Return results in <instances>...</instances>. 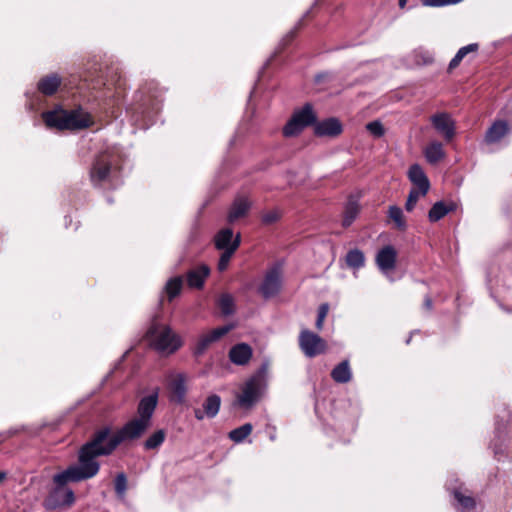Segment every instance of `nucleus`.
I'll return each instance as SVG.
<instances>
[{"label":"nucleus","instance_id":"obj_52","mask_svg":"<svg viewBox=\"0 0 512 512\" xmlns=\"http://www.w3.org/2000/svg\"><path fill=\"white\" fill-rule=\"evenodd\" d=\"M194 415H195V418L197 420H202L204 418V410H201V409H195L194 410Z\"/></svg>","mask_w":512,"mask_h":512},{"label":"nucleus","instance_id":"obj_14","mask_svg":"<svg viewBox=\"0 0 512 512\" xmlns=\"http://www.w3.org/2000/svg\"><path fill=\"white\" fill-rule=\"evenodd\" d=\"M68 130H82L93 125L94 121L90 113L85 112L81 107L67 110Z\"/></svg>","mask_w":512,"mask_h":512},{"label":"nucleus","instance_id":"obj_30","mask_svg":"<svg viewBox=\"0 0 512 512\" xmlns=\"http://www.w3.org/2000/svg\"><path fill=\"white\" fill-rule=\"evenodd\" d=\"M479 50V44L478 43H471L467 46L461 47L456 55L451 59L448 70L452 71L456 67L459 66L461 61L464 59L465 56H467L469 53H476Z\"/></svg>","mask_w":512,"mask_h":512},{"label":"nucleus","instance_id":"obj_44","mask_svg":"<svg viewBox=\"0 0 512 512\" xmlns=\"http://www.w3.org/2000/svg\"><path fill=\"white\" fill-rule=\"evenodd\" d=\"M213 343V340L210 338V336L208 334L206 335H203L197 345H196V348H195V354L196 355H201L203 354L206 349Z\"/></svg>","mask_w":512,"mask_h":512},{"label":"nucleus","instance_id":"obj_32","mask_svg":"<svg viewBox=\"0 0 512 512\" xmlns=\"http://www.w3.org/2000/svg\"><path fill=\"white\" fill-rule=\"evenodd\" d=\"M453 210V205H446L443 201L436 202L428 212L430 222H437Z\"/></svg>","mask_w":512,"mask_h":512},{"label":"nucleus","instance_id":"obj_12","mask_svg":"<svg viewBox=\"0 0 512 512\" xmlns=\"http://www.w3.org/2000/svg\"><path fill=\"white\" fill-rule=\"evenodd\" d=\"M280 288V271L277 268H272L266 273L265 278L259 287V292L265 299H269L276 296L279 293Z\"/></svg>","mask_w":512,"mask_h":512},{"label":"nucleus","instance_id":"obj_38","mask_svg":"<svg viewBox=\"0 0 512 512\" xmlns=\"http://www.w3.org/2000/svg\"><path fill=\"white\" fill-rule=\"evenodd\" d=\"M218 306L224 316L232 315L235 312L234 298L228 293H224L220 296Z\"/></svg>","mask_w":512,"mask_h":512},{"label":"nucleus","instance_id":"obj_6","mask_svg":"<svg viewBox=\"0 0 512 512\" xmlns=\"http://www.w3.org/2000/svg\"><path fill=\"white\" fill-rule=\"evenodd\" d=\"M83 445L94 451H101V456L111 455L118 447L115 435L107 425L96 429Z\"/></svg>","mask_w":512,"mask_h":512},{"label":"nucleus","instance_id":"obj_3","mask_svg":"<svg viewBox=\"0 0 512 512\" xmlns=\"http://www.w3.org/2000/svg\"><path fill=\"white\" fill-rule=\"evenodd\" d=\"M266 368L262 366L242 386L237 395L235 405L250 410L262 397L266 387Z\"/></svg>","mask_w":512,"mask_h":512},{"label":"nucleus","instance_id":"obj_41","mask_svg":"<svg viewBox=\"0 0 512 512\" xmlns=\"http://www.w3.org/2000/svg\"><path fill=\"white\" fill-rule=\"evenodd\" d=\"M500 415H497L496 420V433L500 438L502 434L505 433L506 427L512 422V412L507 411L505 415L502 417V422H500Z\"/></svg>","mask_w":512,"mask_h":512},{"label":"nucleus","instance_id":"obj_35","mask_svg":"<svg viewBox=\"0 0 512 512\" xmlns=\"http://www.w3.org/2000/svg\"><path fill=\"white\" fill-rule=\"evenodd\" d=\"M166 431L164 429H159L152 433L144 442L145 450H155L159 448L162 443L165 441Z\"/></svg>","mask_w":512,"mask_h":512},{"label":"nucleus","instance_id":"obj_55","mask_svg":"<svg viewBox=\"0 0 512 512\" xmlns=\"http://www.w3.org/2000/svg\"><path fill=\"white\" fill-rule=\"evenodd\" d=\"M6 478L5 472H0V483Z\"/></svg>","mask_w":512,"mask_h":512},{"label":"nucleus","instance_id":"obj_39","mask_svg":"<svg viewBox=\"0 0 512 512\" xmlns=\"http://www.w3.org/2000/svg\"><path fill=\"white\" fill-rule=\"evenodd\" d=\"M347 266L357 269L363 266L364 264V255L358 249L350 250L345 257Z\"/></svg>","mask_w":512,"mask_h":512},{"label":"nucleus","instance_id":"obj_21","mask_svg":"<svg viewBox=\"0 0 512 512\" xmlns=\"http://www.w3.org/2000/svg\"><path fill=\"white\" fill-rule=\"evenodd\" d=\"M511 131V127L504 120L495 121L485 134V142L487 144H494L499 142L502 138L508 135Z\"/></svg>","mask_w":512,"mask_h":512},{"label":"nucleus","instance_id":"obj_29","mask_svg":"<svg viewBox=\"0 0 512 512\" xmlns=\"http://www.w3.org/2000/svg\"><path fill=\"white\" fill-rule=\"evenodd\" d=\"M233 231L231 228L221 229L214 237V244L216 249L225 250L232 246Z\"/></svg>","mask_w":512,"mask_h":512},{"label":"nucleus","instance_id":"obj_5","mask_svg":"<svg viewBox=\"0 0 512 512\" xmlns=\"http://www.w3.org/2000/svg\"><path fill=\"white\" fill-rule=\"evenodd\" d=\"M146 336L152 341L155 349L161 352L173 353L181 345L179 337L168 326L152 325Z\"/></svg>","mask_w":512,"mask_h":512},{"label":"nucleus","instance_id":"obj_16","mask_svg":"<svg viewBox=\"0 0 512 512\" xmlns=\"http://www.w3.org/2000/svg\"><path fill=\"white\" fill-rule=\"evenodd\" d=\"M361 204L358 196L349 195L343 206L341 225L343 228L350 227L361 212Z\"/></svg>","mask_w":512,"mask_h":512},{"label":"nucleus","instance_id":"obj_24","mask_svg":"<svg viewBox=\"0 0 512 512\" xmlns=\"http://www.w3.org/2000/svg\"><path fill=\"white\" fill-rule=\"evenodd\" d=\"M60 85L61 78L57 74H50L39 80L37 88L43 95L52 96L57 92Z\"/></svg>","mask_w":512,"mask_h":512},{"label":"nucleus","instance_id":"obj_48","mask_svg":"<svg viewBox=\"0 0 512 512\" xmlns=\"http://www.w3.org/2000/svg\"><path fill=\"white\" fill-rule=\"evenodd\" d=\"M297 35V28H294L293 30H291L290 32H288L285 37L282 39V43L281 45L283 47L287 46L289 43H291L293 41V39L296 37Z\"/></svg>","mask_w":512,"mask_h":512},{"label":"nucleus","instance_id":"obj_27","mask_svg":"<svg viewBox=\"0 0 512 512\" xmlns=\"http://www.w3.org/2000/svg\"><path fill=\"white\" fill-rule=\"evenodd\" d=\"M240 244H241V236H240V234H237L232 242V246L228 249L222 250L223 252L220 256V259H219L218 265H217V269L220 272H223L227 269L232 256L234 255L236 250L239 248Z\"/></svg>","mask_w":512,"mask_h":512},{"label":"nucleus","instance_id":"obj_2","mask_svg":"<svg viewBox=\"0 0 512 512\" xmlns=\"http://www.w3.org/2000/svg\"><path fill=\"white\" fill-rule=\"evenodd\" d=\"M101 451H94L82 445L78 450V463L68 466L66 471L78 483L91 479L100 470V463L97 460Z\"/></svg>","mask_w":512,"mask_h":512},{"label":"nucleus","instance_id":"obj_22","mask_svg":"<svg viewBox=\"0 0 512 512\" xmlns=\"http://www.w3.org/2000/svg\"><path fill=\"white\" fill-rule=\"evenodd\" d=\"M252 348L247 343H238L229 350V359L236 365H246L252 358Z\"/></svg>","mask_w":512,"mask_h":512},{"label":"nucleus","instance_id":"obj_31","mask_svg":"<svg viewBox=\"0 0 512 512\" xmlns=\"http://www.w3.org/2000/svg\"><path fill=\"white\" fill-rule=\"evenodd\" d=\"M411 58L417 66H428L434 62V54L422 47L415 49L411 54Z\"/></svg>","mask_w":512,"mask_h":512},{"label":"nucleus","instance_id":"obj_54","mask_svg":"<svg viewBox=\"0 0 512 512\" xmlns=\"http://www.w3.org/2000/svg\"><path fill=\"white\" fill-rule=\"evenodd\" d=\"M408 0H399V6L404 8Z\"/></svg>","mask_w":512,"mask_h":512},{"label":"nucleus","instance_id":"obj_45","mask_svg":"<svg viewBox=\"0 0 512 512\" xmlns=\"http://www.w3.org/2000/svg\"><path fill=\"white\" fill-rule=\"evenodd\" d=\"M328 311H329V306L327 303H323L320 305V307L318 309V316H317L316 323H315V326L318 330H322L324 320L328 314Z\"/></svg>","mask_w":512,"mask_h":512},{"label":"nucleus","instance_id":"obj_18","mask_svg":"<svg viewBox=\"0 0 512 512\" xmlns=\"http://www.w3.org/2000/svg\"><path fill=\"white\" fill-rule=\"evenodd\" d=\"M43 121L49 128L68 130L67 110L58 109L42 113Z\"/></svg>","mask_w":512,"mask_h":512},{"label":"nucleus","instance_id":"obj_8","mask_svg":"<svg viewBox=\"0 0 512 512\" xmlns=\"http://www.w3.org/2000/svg\"><path fill=\"white\" fill-rule=\"evenodd\" d=\"M299 345L303 353L310 358L323 354L327 349L326 341L307 329L300 332Z\"/></svg>","mask_w":512,"mask_h":512},{"label":"nucleus","instance_id":"obj_43","mask_svg":"<svg viewBox=\"0 0 512 512\" xmlns=\"http://www.w3.org/2000/svg\"><path fill=\"white\" fill-rule=\"evenodd\" d=\"M281 217V213L277 209H273L267 212H264L261 216V221L265 225H271L277 222Z\"/></svg>","mask_w":512,"mask_h":512},{"label":"nucleus","instance_id":"obj_37","mask_svg":"<svg viewBox=\"0 0 512 512\" xmlns=\"http://www.w3.org/2000/svg\"><path fill=\"white\" fill-rule=\"evenodd\" d=\"M253 426L251 423H246L238 428L231 430L228 434L230 440L235 443L243 442L252 432Z\"/></svg>","mask_w":512,"mask_h":512},{"label":"nucleus","instance_id":"obj_7","mask_svg":"<svg viewBox=\"0 0 512 512\" xmlns=\"http://www.w3.org/2000/svg\"><path fill=\"white\" fill-rule=\"evenodd\" d=\"M446 489L453 495L455 503L453 506L461 512H470L476 506L475 499L467 494V489L457 478L449 479L446 482Z\"/></svg>","mask_w":512,"mask_h":512},{"label":"nucleus","instance_id":"obj_46","mask_svg":"<svg viewBox=\"0 0 512 512\" xmlns=\"http://www.w3.org/2000/svg\"><path fill=\"white\" fill-rule=\"evenodd\" d=\"M366 129L375 137H381L384 135V127L379 120L368 123L366 125Z\"/></svg>","mask_w":512,"mask_h":512},{"label":"nucleus","instance_id":"obj_40","mask_svg":"<svg viewBox=\"0 0 512 512\" xmlns=\"http://www.w3.org/2000/svg\"><path fill=\"white\" fill-rule=\"evenodd\" d=\"M127 487L128 485L126 474L124 472L118 473L114 479V489L119 498H124Z\"/></svg>","mask_w":512,"mask_h":512},{"label":"nucleus","instance_id":"obj_50","mask_svg":"<svg viewBox=\"0 0 512 512\" xmlns=\"http://www.w3.org/2000/svg\"><path fill=\"white\" fill-rule=\"evenodd\" d=\"M329 78L328 73H320L315 76V83L321 84L324 80H327Z\"/></svg>","mask_w":512,"mask_h":512},{"label":"nucleus","instance_id":"obj_9","mask_svg":"<svg viewBox=\"0 0 512 512\" xmlns=\"http://www.w3.org/2000/svg\"><path fill=\"white\" fill-rule=\"evenodd\" d=\"M150 426L138 418L128 421L114 433L118 446L124 441L137 440L142 437Z\"/></svg>","mask_w":512,"mask_h":512},{"label":"nucleus","instance_id":"obj_34","mask_svg":"<svg viewBox=\"0 0 512 512\" xmlns=\"http://www.w3.org/2000/svg\"><path fill=\"white\" fill-rule=\"evenodd\" d=\"M388 214L397 230L405 231L407 229V223L401 208L398 206H390Z\"/></svg>","mask_w":512,"mask_h":512},{"label":"nucleus","instance_id":"obj_10","mask_svg":"<svg viewBox=\"0 0 512 512\" xmlns=\"http://www.w3.org/2000/svg\"><path fill=\"white\" fill-rule=\"evenodd\" d=\"M112 169L110 155L101 153L97 155L90 169V179L95 186H100L102 182L109 178Z\"/></svg>","mask_w":512,"mask_h":512},{"label":"nucleus","instance_id":"obj_19","mask_svg":"<svg viewBox=\"0 0 512 512\" xmlns=\"http://www.w3.org/2000/svg\"><path fill=\"white\" fill-rule=\"evenodd\" d=\"M251 206H252V203L249 201L248 198L243 197V196L237 197L233 201V203L229 209V212L227 215V222L230 224H233L237 220L245 217L248 214Z\"/></svg>","mask_w":512,"mask_h":512},{"label":"nucleus","instance_id":"obj_11","mask_svg":"<svg viewBox=\"0 0 512 512\" xmlns=\"http://www.w3.org/2000/svg\"><path fill=\"white\" fill-rule=\"evenodd\" d=\"M316 137H338L343 132V125L336 117H330L322 121H315L313 128Z\"/></svg>","mask_w":512,"mask_h":512},{"label":"nucleus","instance_id":"obj_36","mask_svg":"<svg viewBox=\"0 0 512 512\" xmlns=\"http://www.w3.org/2000/svg\"><path fill=\"white\" fill-rule=\"evenodd\" d=\"M183 280L181 276L171 278L165 285V292L168 296V300L172 301L177 297L182 290Z\"/></svg>","mask_w":512,"mask_h":512},{"label":"nucleus","instance_id":"obj_17","mask_svg":"<svg viewBox=\"0 0 512 512\" xmlns=\"http://www.w3.org/2000/svg\"><path fill=\"white\" fill-rule=\"evenodd\" d=\"M408 178L416 188L425 196L430 189V182L423 168L419 164H413L408 170Z\"/></svg>","mask_w":512,"mask_h":512},{"label":"nucleus","instance_id":"obj_53","mask_svg":"<svg viewBox=\"0 0 512 512\" xmlns=\"http://www.w3.org/2000/svg\"><path fill=\"white\" fill-rule=\"evenodd\" d=\"M424 306L427 310H431L432 309V299L429 297V296H426L425 299H424Z\"/></svg>","mask_w":512,"mask_h":512},{"label":"nucleus","instance_id":"obj_20","mask_svg":"<svg viewBox=\"0 0 512 512\" xmlns=\"http://www.w3.org/2000/svg\"><path fill=\"white\" fill-rule=\"evenodd\" d=\"M397 251L393 246L386 245V279L391 282L399 280L404 275V270L397 268Z\"/></svg>","mask_w":512,"mask_h":512},{"label":"nucleus","instance_id":"obj_13","mask_svg":"<svg viewBox=\"0 0 512 512\" xmlns=\"http://www.w3.org/2000/svg\"><path fill=\"white\" fill-rule=\"evenodd\" d=\"M433 127L439 132L446 141H451L455 135V123L448 113L442 112L431 116Z\"/></svg>","mask_w":512,"mask_h":512},{"label":"nucleus","instance_id":"obj_28","mask_svg":"<svg viewBox=\"0 0 512 512\" xmlns=\"http://www.w3.org/2000/svg\"><path fill=\"white\" fill-rule=\"evenodd\" d=\"M424 155L426 160L431 164L438 163L441 159L444 158L445 152L443 150V146L440 142L434 141L431 142L425 149Z\"/></svg>","mask_w":512,"mask_h":512},{"label":"nucleus","instance_id":"obj_1","mask_svg":"<svg viewBox=\"0 0 512 512\" xmlns=\"http://www.w3.org/2000/svg\"><path fill=\"white\" fill-rule=\"evenodd\" d=\"M53 487L43 500V507L48 510L68 509L75 503L74 491L68 483H78L66 471L57 473L52 478Z\"/></svg>","mask_w":512,"mask_h":512},{"label":"nucleus","instance_id":"obj_47","mask_svg":"<svg viewBox=\"0 0 512 512\" xmlns=\"http://www.w3.org/2000/svg\"><path fill=\"white\" fill-rule=\"evenodd\" d=\"M231 326H222V327H218L216 329H213L211 332L208 333V335L210 336V338L213 340V342L219 340L220 338H222L224 335H226L230 330H231Z\"/></svg>","mask_w":512,"mask_h":512},{"label":"nucleus","instance_id":"obj_51","mask_svg":"<svg viewBox=\"0 0 512 512\" xmlns=\"http://www.w3.org/2000/svg\"><path fill=\"white\" fill-rule=\"evenodd\" d=\"M493 445H494L495 454H499L504 451L508 452V448H509L508 444L505 445L504 449H502L500 445L498 446V444L496 442H494Z\"/></svg>","mask_w":512,"mask_h":512},{"label":"nucleus","instance_id":"obj_49","mask_svg":"<svg viewBox=\"0 0 512 512\" xmlns=\"http://www.w3.org/2000/svg\"><path fill=\"white\" fill-rule=\"evenodd\" d=\"M376 263L378 267L384 271V247L378 249L376 254Z\"/></svg>","mask_w":512,"mask_h":512},{"label":"nucleus","instance_id":"obj_4","mask_svg":"<svg viewBox=\"0 0 512 512\" xmlns=\"http://www.w3.org/2000/svg\"><path fill=\"white\" fill-rule=\"evenodd\" d=\"M317 120V115L311 103H306L301 109L295 110L291 118L282 129L285 137H294L299 135L306 127L313 126Z\"/></svg>","mask_w":512,"mask_h":512},{"label":"nucleus","instance_id":"obj_42","mask_svg":"<svg viewBox=\"0 0 512 512\" xmlns=\"http://www.w3.org/2000/svg\"><path fill=\"white\" fill-rule=\"evenodd\" d=\"M422 196V192H420V190L416 189V188H412L408 194V198H407V201L405 203V209L408 211V212H411L419 197Z\"/></svg>","mask_w":512,"mask_h":512},{"label":"nucleus","instance_id":"obj_23","mask_svg":"<svg viewBox=\"0 0 512 512\" xmlns=\"http://www.w3.org/2000/svg\"><path fill=\"white\" fill-rule=\"evenodd\" d=\"M210 274V268L206 264H201L197 268L187 272V284L190 288L201 289L204 286L205 279Z\"/></svg>","mask_w":512,"mask_h":512},{"label":"nucleus","instance_id":"obj_26","mask_svg":"<svg viewBox=\"0 0 512 512\" xmlns=\"http://www.w3.org/2000/svg\"><path fill=\"white\" fill-rule=\"evenodd\" d=\"M331 378L336 383H348L352 378V373L349 366L348 360H343L338 365H336L331 371Z\"/></svg>","mask_w":512,"mask_h":512},{"label":"nucleus","instance_id":"obj_15","mask_svg":"<svg viewBox=\"0 0 512 512\" xmlns=\"http://www.w3.org/2000/svg\"><path fill=\"white\" fill-rule=\"evenodd\" d=\"M158 404V389L152 394L143 397L137 406L138 419L142 420L149 426L151 425V419L154 411Z\"/></svg>","mask_w":512,"mask_h":512},{"label":"nucleus","instance_id":"obj_33","mask_svg":"<svg viewBox=\"0 0 512 512\" xmlns=\"http://www.w3.org/2000/svg\"><path fill=\"white\" fill-rule=\"evenodd\" d=\"M220 405L221 398L218 395L212 394L208 396L203 403V410L205 415L209 418L215 417L219 412Z\"/></svg>","mask_w":512,"mask_h":512},{"label":"nucleus","instance_id":"obj_25","mask_svg":"<svg viewBox=\"0 0 512 512\" xmlns=\"http://www.w3.org/2000/svg\"><path fill=\"white\" fill-rule=\"evenodd\" d=\"M185 376L183 374H177L173 377L169 383V389L173 394V398L178 402L182 403L186 396V385Z\"/></svg>","mask_w":512,"mask_h":512}]
</instances>
